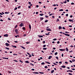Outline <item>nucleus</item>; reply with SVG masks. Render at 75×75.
Here are the masks:
<instances>
[{
  "instance_id": "23",
  "label": "nucleus",
  "mask_w": 75,
  "mask_h": 75,
  "mask_svg": "<svg viewBox=\"0 0 75 75\" xmlns=\"http://www.w3.org/2000/svg\"><path fill=\"white\" fill-rule=\"evenodd\" d=\"M5 49H6V50H10V49L8 47H6Z\"/></svg>"
},
{
  "instance_id": "26",
  "label": "nucleus",
  "mask_w": 75,
  "mask_h": 75,
  "mask_svg": "<svg viewBox=\"0 0 75 75\" xmlns=\"http://www.w3.org/2000/svg\"><path fill=\"white\" fill-rule=\"evenodd\" d=\"M69 72H73V71H72V70H69Z\"/></svg>"
},
{
  "instance_id": "35",
  "label": "nucleus",
  "mask_w": 75,
  "mask_h": 75,
  "mask_svg": "<svg viewBox=\"0 0 75 75\" xmlns=\"http://www.w3.org/2000/svg\"><path fill=\"white\" fill-rule=\"evenodd\" d=\"M54 14L53 13H52V14H50L49 15V16H52V15H53Z\"/></svg>"
},
{
  "instance_id": "56",
  "label": "nucleus",
  "mask_w": 75,
  "mask_h": 75,
  "mask_svg": "<svg viewBox=\"0 0 75 75\" xmlns=\"http://www.w3.org/2000/svg\"><path fill=\"white\" fill-rule=\"evenodd\" d=\"M30 55L29 56V57H31V55L30 54Z\"/></svg>"
},
{
  "instance_id": "10",
  "label": "nucleus",
  "mask_w": 75,
  "mask_h": 75,
  "mask_svg": "<svg viewBox=\"0 0 75 75\" xmlns=\"http://www.w3.org/2000/svg\"><path fill=\"white\" fill-rule=\"evenodd\" d=\"M33 74H39V73L38 72H33Z\"/></svg>"
},
{
  "instance_id": "37",
  "label": "nucleus",
  "mask_w": 75,
  "mask_h": 75,
  "mask_svg": "<svg viewBox=\"0 0 75 75\" xmlns=\"http://www.w3.org/2000/svg\"><path fill=\"white\" fill-rule=\"evenodd\" d=\"M17 9V7H16L14 9V10H16Z\"/></svg>"
},
{
  "instance_id": "51",
  "label": "nucleus",
  "mask_w": 75,
  "mask_h": 75,
  "mask_svg": "<svg viewBox=\"0 0 75 75\" xmlns=\"http://www.w3.org/2000/svg\"><path fill=\"white\" fill-rule=\"evenodd\" d=\"M72 62H75V59H73V60H72Z\"/></svg>"
},
{
  "instance_id": "55",
  "label": "nucleus",
  "mask_w": 75,
  "mask_h": 75,
  "mask_svg": "<svg viewBox=\"0 0 75 75\" xmlns=\"http://www.w3.org/2000/svg\"><path fill=\"white\" fill-rule=\"evenodd\" d=\"M62 28H63V29L64 30H65V27H62Z\"/></svg>"
},
{
  "instance_id": "41",
  "label": "nucleus",
  "mask_w": 75,
  "mask_h": 75,
  "mask_svg": "<svg viewBox=\"0 0 75 75\" xmlns=\"http://www.w3.org/2000/svg\"><path fill=\"white\" fill-rule=\"evenodd\" d=\"M46 47V45H43V47Z\"/></svg>"
},
{
  "instance_id": "48",
  "label": "nucleus",
  "mask_w": 75,
  "mask_h": 75,
  "mask_svg": "<svg viewBox=\"0 0 75 75\" xmlns=\"http://www.w3.org/2000/svg\"><path fill=\"white\" fill-rule=\"evenodd\" d=\"M36 7H37V8H38V7H39V6L37 5H36Z\"/></svg>"
},
{
  "instance_id": "45",
  "label": "nucleus",
  "mask_w": 75,
  "mask_h": 75,
  "mask_svg": "<svg viewBox=\"0 0 75 75\" xmlns=\"http://www.w3.org/2000/svg\"><path fill=\"white\" fill-rule=\"evenodd\" d=\"M28 4H29L30 5L31 4V2H28Z\"/></svg>"
},
{
  "instance_id": "13",
  "label": "nucleus",
  "mask_w": 75,
  "mask_h": 75,
  "mask_svg": "<svg viewBox=\"0 0 75 75\" xmlns=\"http://www.w3.org/2000/svg\"><path fill=\"white\" fill-rule=\"evenodd\" d=\"M62 29V27L61 26H59V30H60V29Z\"/></svg>"
},
{
  "instance_id": "27",
  "label": "nucleus",
  "mask_w": 75,
  "mask_h": 75,
  "mask_svg": "<svg viewBox=\"0 0 75 75\" xmlns=\"http://www.w3.org/2000/svg\"><path fill=\"white\" fill-rule=\"evenodd\" d=\"M41 65H44L45 64V63L43 62L41 64Z\"/></svg>"
},
{
  "instance_id": "15",
  "label": "nucleus",
  "mask_w": 75,
  "mask_h": 75,
  "mask_svg": "<svg viewBox=\"0 0 75 75\" xmlns=\"http://www.w3.org/2000/svg\"><path fill=\"white\" fill-rule=\"evenodd\" d=\"M54 70H52L51 71V74H53L54 73Z\"/></svg>"
},
{
  "instance_id": "7",
  "label": "nucleus",
  "mask_w": 75,
  "mask_h": 75,
  "mask_svg": "<svg viewBox=\"0 0 75 75\" xmlns=\"http://www.w3.org/2000/svg\"><path fill=\"white\" fill-rule=\"evenodd\" d=\"M40 21H42L43 19H44V18L43 17H40Z\"/></svg>"
},
{
  "instance_id": "59",
  "label": "nucleus",
  "mask_w": 75,
  "mask_h": 75,
  "mask_svg": "<svg viewBox=\"0 0 75 75\" xmlns=\"http://www.w3.org/2000/svg\"><path fill=\"white\" fill-rule=\"evenodd\" d=\"M45 17H46V18H47V17H48V16H45Z\"/></svg>"
},
{
  "instance_id": "5",
  "label": "nucleus",
  "mask_w": 75,
  "mask_h": 75,
  "mask_svg": "<svg viewBox=\"0 0 75 75\" xmlns=\"http://www.w3.org/2000/svg\"><path fill=\"white\" fill-rule=\"evenodd\" d=\"M38 37H39V38H41L43 37V36L42 35H38Z\"/></svg>"
},
{
  "instance_id": "61",
  "label": "nucleus",
  "mask_w": 75,
  "mask_h": 75,
  "mask_svg": "<svg viewBox=\"0 0 75 75\" xmlns=\"http://www.w3.org/2000/svg\"><path fill=\"white\" fill-rule=\"evenodd\" d=\"M66 16H67V17H68V14H67L66 15Z\"/></svg>"
},
{
  "instance_id": "31",
  "label": "nucleus",
  "mask_w": 75,
  "mask_h": 75,
  "mask_svg": "<svg viewBox=\"0 0 75 75\" xmlns=\"http://www.w3.org/2000/svg\"><path fill=\"white\" fill-rule=\"evenodd\" d=\"M57 40V39L56 38H54L53 40V41H56Z\"/></svg>"
},
{
  "instance_id": "33",
  "label": "nucleus",
  "mask_w": 75,
  "mask_h": 75,
  "mask_svg": "<svg viewBox=\"0 0 75 75\" xmlns=\"http://www.w3.org/2000/svg\"><path fill=\"white\" fill-rule=\"evenodd\" d=\"M22 29L23 30H25V27H23L22 28Z\"/></svg>"
},
{
  "instance_id": "60",
  "label": "nucleus",
  "mask_w": 75,
  "mask_h": 75,
  "mask_svg": "<svg viewBox=\"0 0 75 75\" xmlns=\"http://www.w3.org/2000/svg\"><path fill=\"white\" fill-rule=\"evenodd\" d=\"M57 44H59V41H57Z\"/></svg>"
},
{
  "instance_id": "36",
  "label": "nucleus",
  "mask_w": 75,
  "mask_h": 75,
  "mask_svg": "<svg viewBox=\"0 0 75 75\" xmlns=\"http://www.w3.org/2000/svg\"><path fill=\"white\" fill-rule=\"evenodd\" d=\"M45 35H50V34H49L48 33L47 34V33H45Z\"/></svg>"
},
{
  "instance_id": "9",
  "label": "nucleus",
  "mask_w": 75,
  "mask_h": 75,
  "mask_svg": "<svg viewBox=\"0 0 75 75\" xmlns=\"http://www.w3.org/2000/svg\"><path fill=\"white\" fill-rule=\"evenodd\" d=\"M2 58H3V59H8V58H6V57H2Z\"/></svg>"
},
{
  "instance_id": "22",
  "label": "nucleus",
  "mask_w": 75,
  "mask_h": 75,
  "mask_svg": "<svg viewBox=\"0 0 75 75\" xmlns=\"http://www.w3.org/2000/svg\"><path fill=\"white\" fill-rule=\"evenodd\" d=\"M58 54V52H56L54 53L55 55H57Z\"/></svg>"
},
{
  "instance_id": "24",
  "label": "nucleus",
  "mask_w": 75,
  "mask_h": 75,
  "mask_svg": "<svg viewBox=\"0 0 75 75\" xmlns=\"http://www.w3.org/2000/svg\"><path fill=\"white\" fill-rule=\"evenodd\" d=\"M71 4V5H75V4L73 2H72Z\"/></svg>"
},
{
  "instance_id": "16",
  "label": "nucleus",
  "mask_w": 75,
  "mask_h": 75,
  "mask_svg": "<svg viewBox=\"0 0 75 75\" xmlns=\"http://www.w3.org/2000/svg\"><path fill=\"white\" fill-rule=\"evenodd\" d=\"M51 58H52V56H49L48 59H51Z\"/></svg>"
},
{
  "instance_id": "12",
  "label": "nucleus",
  "mask_w": 75,
  "mask_h": 75,
  "mask_svg": "<svg viewBox=\"0 0 75 75\" xmlns=\"http://www.w3.org/2000/svg\"><path fill=\"white\" fill-rule=\"evenodd\" d=\"M25 63H30V62H28V61H25Z\"/></svg>"
},
{
  "instance_id": "1",
  "label": "nucleus",
  "mask_w": 75,
  "mask_h": 75,
  "mask_svg": "<svg viewBox=\"0 0 75 75\" xmlns=\"http://www.w3.org/2000/svg\"><path fill=\"white\" fill-rule=\"evenodd\" d=\"M24 25V24L23 23H21V24L19 25L20 27H23Z\"/></svg>"
},
{
  "instance_id": "11",
  "label": "nucleus",
  "mask_w": 75,
  "mask_h": 75,
  "mask_svg": "<svg viewBox=\"0 0 75 75\" xmlns=\"http://www.w3.org/2000/svg\"><path fill=\"white\" fill-rule=\"evenodd\" d=\"M29 28L30 29H31V26L30 25V24L29 25Z\"/></svg>"
},
{
  "instance_id": "46",
  "label": "nucleus",
  "mask_w": 75,
  "mask_h": 75,
  "mask_svg": "<svg viewBox=\"0 0 75 75\" xmlns=\"http://www.w3.org/2000/svg\"><path fill=\"white\" fill-rule=\"evenodd\" d=\"M70 18H72V17H73V16L72 15H71L70 16Z\"/></svg>"
},
{
  "instance_id": "40",
  "label": "nucleus",
  "mask_w": 75,
  "mask_h": 75,
  "mask_svg": "<svg viewBox=\"0 0 75 75\" xmlns=\"http://www.w3.org/2000/svg\"><path fill=\"white\" fill-rule=\"evenodd\" d=\"M40 74H43L44 72H39Z\"/></svg>"
},
{
  "instance_id": "3",
  "label": "nucleus",
  "mask_w": 75,
  "mask_h": 75,
  "mask_svg": "<svg viewBox=\"0 0 75 75\" xmlns=\"http://www.w3.org/2000/svg\"><path fill=\"white\" fill-rule=\"evenodd\" d=\"M6 45L7 46V47H8V46H10V44L8 43H6Z\"/></svg>"
},
{
  "instance_id": "42",
  "label": "nucleus",
  "mask_w": 75,
  "mask_h": 75,
  "mask_svg": "<svg viewBox=\"0 0 75 75\" xmlns=\"http://www.w3.org/2000/svg\"><path fill=\"white\" fill-rule=\"evenodd\" d=\"M45 68H48V67H47V66H45Z\"/></svg>"
},
{
  "instance_id": "4",
  "label": "nucleus",
  "mask_w": 75,
  "mask_h": 75,
  "mask_svg": "<svg viewBox=\"0 0 75 75\" xmlns=\"http://www.w3.org/2000/svg\"><path fill=\"white\" fill-rule=\"evenodd\" d=\"M64 35H66L67 36H68V37H69V36H70L68 34H67V33H65Z\"/></svg>"
},
{
  "instance_id": "28",
  "label": "nucleus",
  "mask_w": 75,
  "mask_h": 75,
  "mask_svg": "<svg viewBox=\"0 0 75 75\" xmlns=\"http://www.w3.org/2000/svg\"><path fill=\"white\" fill-rule=\"evenodd\" d=\"M59 11H63V9H61L60 10H59Z\"/></svg>"
},
{
  "instance_id": "29",
  "label": "nucleus",
  "mask_w": 75,
  "mask_h": 75,
  "mask_svg": "<svg viewBox=\"0 0 75 75\" xmlns=\"http://www.w3.org/2000/svg\"><path fill=\"white\" fill-rule=\"evenodd\" d=\"M56 21L57 22H58V21H59V20L58 19H57Z\"/></svg>"
},
{
  "instance_id": "21",
  "label": "nucleus",
  "mask_w": 75,
  "mask_h": 75,
  "mask_svg": "<svg viewBox=\"0 0 75 75\" xmlns=\"http://www.w3.org/2000/svg\"><path fill=\"white\" fill-rule=\"evenodd\" d=\"M22 48H23V49H24V50H25V47H23V46H22L21 47Z\"/></svg>"
},
{
  "instance_id": "38",
  "label": "nucleus",
  "mask_w": 75,
  "mask_h": 75,
  "mask_svg": "<svg viewBox=\"0 0 75 75\" xmlns=\"http://www.w3.org/2000/svg\"><path fill=\"white\" fill-rule=\"evenodd\" d=\"M21 8V6H18V9H20V8Z\"/></svg>"
},
{
  "instance_id": "32",
  "label": "nucleus",
  "mask_w": 75,
  "mask_h": 75,
  "mask_svg": "<svg viewBox=\"0 0 75 75\" xmlns=\"http://www.w3.org/2000/svg\"><path fill=\"white\" fill-rule=\"evenodd\" d=\"M15 32H16H16H18V30H17V29H16L15 30Z\"/></svg>"
},
{
  "instance_id": "52",
  "label": "nucleus",
  "mask_w": 75,
  "mask_h": 75,
  "mask_svg": "<svg viewBox=\"0 0 75 75\" xmlns=\"http://www.w3.org/2000/svg\"><path fill=\"white\" fill-rule=\"evenodd\" d=\"M69 74L70 75H72V74L71 73H69Z\"/></svg>"
},
{
  "instance_id": "47",
  "label": "nucleus",
  "mask_w": 75,
  "mask_h": 75,
  "mask_svg": "<svg viewBox=\"0 0 75 75\" xmlns=\"http://www.w3.org/2000/svg\"><path fill=\"white\" fill-rule=\"evenodd\" d=\"M43 44H45V41H44L43 42Z\"/></svg>"
},
{
  "instance_id": "6",
  "label": "nucleus",
  "mask_w": 75,
  "mask_h": 75,
  "mask_svg": "<svg viewBox=\"0 0 75 75\" xmlns=\"http://www.w3.org/2000/svg\"><path fill=\"white\" fill-rule=\"evenodd\" d=\"M69 21H70V22H72L73 23L74 22V21L71 20V19H69Z\"/></svg>"
},
{
  "instance_id": "49",
  "label": "nucleus",
  "mask_w": 75,
  "mask_h": 75,
  "mask_svg": "<svg viewBox=\"0 0 75 75\" xmlns=\"http://www.w3.org/2000/svg\"><path fill=\"white\" fill-rule=\"evenodd\" d=\"M30 65H32L33 66H34V64H32V63H30Z\"/></svg>"
},
{
  "instance_id": "20",
  "label": "nucleus",
  "mask_w": 75,
  "mask_h": 75,
  "mask_svg": "<svg viewBox=\"0 0 75 75\" xmlns=\"http://www.w3.org/2000/svg\"><path fill=\"white\" fill-rule=\"evenodd\" d=\"M44 15L43 13H41L40 14V16H42Z\"/></svg>"
},
{
  "instance_id": "44",
  "label": "nucleus",
  "mask_w": 75,
  "mask_h": 75,
  "mask_svg": "<svg viewBox=\"0 0 75 75\" xmlns=\"http://www.w3.org/2000/svg\"><path fill=\"white\" fill-rule=\"evenodd\" d=\"M28 8H31V6H28Z\"/></svg>"
},
{
  "instance_id": "53",
  "label": "nucleus",
  "mask_w": 75,
  "mask_h": 75,
  "mask_svg": "<svg viewBox=\"0 0 75 75\" xmlns=\"http://www.w3.org/2000/svg\"><path fill=\"white\" fill-rule=\"evenodd\" d=\"M73 52V51L72 50H71V51H69V52L71 53V52Z\"/></svg>"
},
{
  "instance_id": "17",
  "label": "nucleus",
  "mask_w": 75,
  "mask_h": 75,
  "mask_svg": "<svg viewBox=\"0 0 75 75\" xmlns=\"http://www.w3.org/2000/svg\"><path fill=\"white\" fill-rule=\"evenodd\" d=\"M59 50H60L61 51H64V49H59Z\"/></svg>"
},
{
  "instance_id": "8",
  "label": "nucleus",
  "mask_w": 75,
  "mask_h": 75,
  "mask_svg": "<svg viewBox=\"0 0 75 75\" xmlns=\"http://www.w3.org/2000/svg\"><path fill=\"white\" fill-rule=\"evenodd\" d=\"M4 37H8V34H6L5 35H4Z\"/></svg>"
},
{
  "instance_id": "62",
  "label": "nucleus",
  "mask_w": 75,
  "mask_h": 75,
  "mask_svg": "<svg viewBox=\"0 0 75 75\" xmlns=\"http://www.w3.org/2000/svg\"><path fill=\"white\" fill-rule=\"evenodd\" d=\"M19 61H20V62H22V63L23 62L21 61V60H19Z\"/></svg>"
},
{
  "instance_id": "54",
  "label": "nucleus",
  "mask_w": 75,
  "mask_h": 75,
  "mask_svg": "<svg viewBox=\"0 0 75 75\" xmlns=\"http://www.w3.org/2000/svg\"><path fill=\"white\" fill-rule=\"evenodd\" d=\"M56 59H57V60H58L59 59H58V57H56Z\"/></svg>"
},
{
  "instance_id": "2",
  "label": "nucleus",
  "mask_w": 75,
  "mask_h": 75,
  "mask_svg": "<svg viewBox=\"0 0 75 75\" xmlns=\"http://www.w3.org/2000/svg\"><path fill=\"white\" fill-rule=\"evenodd\" d=\"M46 30L48 31H51V29H50V28H47L46 29Z\"/></svg>"
},
{
  "instance_id": "58",
  "label": "nucleus",
  "mask_w": 75,
  "mask_h": 75,
  "mask_svg": "<svg viewBox=\"0 0 75 75\" xmlns=\"http://www.w3.org/2000/svg\"><path fill=\"white\" fill-rule=\"evenodd\" d=\"M27 54H28V55H30V54L28 52H27Z\"/></svg>"
},
{
  "instance_id": "19",
  "label": "nucleus",
  "mask_w": 75,
  "mask_h": 75,
  "mask_svg": "<svg viewBox=\"0 0 75 75\" xmlns=\"http://www.w3.org/2000/svg\"><path fill=\"white\" fill-rule=\"evenodd\" d=\"M48 21V20H46L45 21V23H47Z\"/></svg>"
},
{
  "instance_id": "14",
  "label": "nucleus",
  "mask_w": 75,
  "mask_h": 75,
  "mask_svg": "<svg viewBox=\"0 0 75 75\" xmlns=\"http://www.w3.org/2000/svg\"><path fill=\"white\" fill-rule=\"evenodd\" d=\"M61 67H62V68H66V66H62Z\"/></svg>"
},
{
  "instance_id": "30",
  "label": "nucleus",
  "mask_w": 75,
  "mask_h": 75,
  "mask_svg": "<svg viewBox=\"0 0 75 75\" xmlns=\"http://www.w3.org/2000/svg\"><path fill=\"white\" fill-rule=\"evenodd\" d=\"M8 73H9V74H11V71H8Z\"/></svg>"
},
{
  "instance_id": "39",
  "label": "nucleus",
  "mask_w": 75,
  "mask_h": 75,
  "mask_svg": "<svg viewBox=\"0 0 75 75\" xmlns=\"http://www.w3.org/2000/svg\"><path fill=\"white\" fill-rule=\"evenodd\" d=\"M62 62H59V64H62Z\"/></svg>"
},
{
  "instance_id": "64",
  "label": "nucleus",
  "mask_w": 75,
  "mask_h": 75,
  "mask_svg": "<svg viewBox=\"0 0 75 75\" xmlns=\"http://www.w3.org/2000/svg\"><path fill=\"white\" fill-rule=\"evenodd\" d=\"M0 21H3V20L2 19H1Z\"/></svg>"
},
{
  "instance_id": "18",
  "label": "nucleus",
  "mask_w": 75,
  "mask_h": 75,
  "mask_svg": "<svg viewBox=\"0 0 75 75\" xmlns=\"http://www.w3.org/2000/svg\"><path fill=\"white\" fill-rule=\"evenodd\" d=\"M10 13V12H5V14H8Z\"/></svg>"
},
{
  "instance_id": "57",
  "label": "nucleus",
  "mask_w": 75,
  "mask_h": 75,
  "mask_svg": "<svg viewBox=\"0 0 75 75\" xmlns=\"http://www.w3.org/2000/svg\"><path fill=\"white\" fill-rule=\"evenodd\" d=\"M8 20H11V19H10V18H8Z\"/></svg>"
},
{
  "instance_id": "50",
  "label": "nucleus",
  "mask_w": 75,
  "mask_h": 75,
  "mask_svg": "<svg viewBox=\"0 0 75 75\" xmlns=\"http://www.w3.org/2000/svg\"><path fill=\"white\" fill-rule=\"evenodd\" d=\"M69 27H72V25H69Z\"/></svg>"
},
{
  "instance_id": "34",
  "label": "nucleus",
  "mask_w": 75,
  "mask_h": 75,
  "mask_svg": "<svg viewBox=\"0 0 75 75\" xmlns=\"http://www.w3.org/2000/svg\"><path fill=\"white\" fill-rule=\"evenodd\" d=\"M43 50H47V49L46 48H43Z\"/></svg>"
},
{
  "instance_id": "25",
  "label": "nucleus",
  "mask_w": 75,
  "mask_h": 75,
  "mask_svg": "<svg viewBox=\"0 0 75 75\" xmlns=\"http://www.w3.org/2000/svg\"><path fill=\"white\" fill-rule=\"evenodd\" d=\"M66 51H69V50H68V48H67V47L66 48Z\"/></svg>"
},
{
  "instance_id": "43",
  "label": "nucleus",
  "mask_w": 75,
  "mask_h": 75,
  "mask_svg": "<svg viewBox=\"0 0 75 75\" xmlns=\"http://www.w3.org/2000/svg\"><path fill=\"white\" fill-rule=\"evenodd\" d=\"M63 2H64V3H67V1H64Z\"/></svg>"
},
{
  "instance_id": "63",
  "label": "nucleus",
  "mask_w": 75,
  "mask_h": 75,
  "mask_svg": "<svg viewBox=\"0 0 75 75\" xmlns=\"http://www.w3.org/2000/svg\"><path fill=\"white\" fill-rule=\"evenodd\" d=\"M65 64H67L68 63L67 62H65Z\"/></svg>"
}]
</instances>
